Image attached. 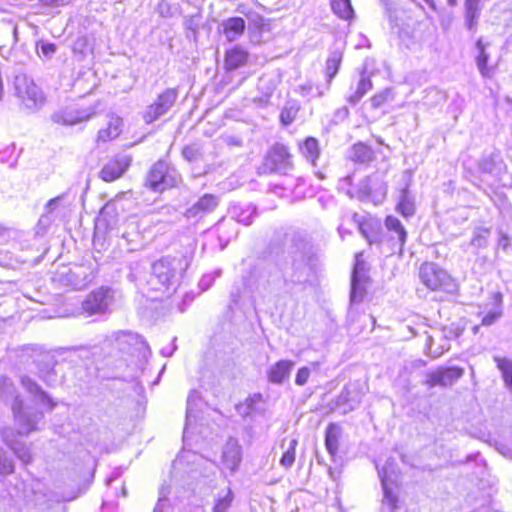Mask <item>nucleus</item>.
<instances>
[{
    "instance_id": "38",
    "label": "nucleus",
    "mask_w": 512,
    "mask_h": 512,
    "mask_svg": "<svg viewBox=\"0 0 512 512\" xmlns=\"http://www.w3.org/2000/svg\"><path fill=\"white\" fill-rule=\"evenodd\" d=\"M342 57L343 53L339 49L330 52L326 61V76L329 83L336 76L342 61Z\"/></svg>"
},
{
    "instance_id": "19",
    "label": "nucleus",
    "mask_w": 512,
    "mask_h": 512,
    "mask_svg": "<svg viewBox=\"0 0 512 512\" xmlns=\"http://www.w3.org/2000/svg\"><path fill=\"white\" fill-rule=\"evenodd\" d=\"M219 204V199L213 194H205L200 197L191 207H189L184 216L191 219H201L208 213L213 212Z\"/></svg>"
},
{
    "instance_id": "5",
    "label": "nucleus",
    "mask_w": 512,
    "mask_h": 512,
    "mask_svg": "<svg viewBox=\"0 0 512 512\" xmlns=\"http://www.w3.org/2000/svg\"><path fill=\"white\" fill-rule=\"evenodd\" d=\"M14 87L17 97L26 109L35 112L45 103L42 90L26 74H18L14 79Z\"/></svg>"
},
{
    "instance_id": "48",
    "label": "nucleus",
    "mask_w": 512,
    "mask_h": 512,
    "mask_svg": "<svg viewBox=\"0 0 512 512\" xmlns=\"http://www.w3.org/2000/svg\"><path fill=\"white\" fill-rule=\"evenodd\" d=\"M14 472V461L7 451L0 446V475H9Z\"/></svg>"
},
{
    "instance_id": "34",
    "label": "nucleus",
    "mask_w": 512,
    "mask_h": 512,
    "mask_svg": "<svg viewBox=\"0 0 512 512\" xmlns=\"http://www.w3.org/2000/svg\"><path fill=\"white\" fill-rule=\"evenodd\" d=\"M490 234V228L483 226L476 227L473 230V235L469 242V246L475 250V253H477L478 250L484 249L488 246Z\"/></svg>"
},
{
    "instance_id": "49",
    "label": "nucleus",
    "mask_w": 512,
    "mask_h": 512,
    "mask_svg": "<svg viewBox=\"0 0 512 512\" xmlns=\"http://www.w3.org/2000/svg\"><path fill=\"white\" fill-rule=\"evenodd\" d=\"M11 450L24 464H28L32 461L30 449L25 444L18 442L15 446H12Z\"/></svg>"
},
{
    "instance_id": "43",
    "label": "nucleus",
    "mask_w": 512,
    "mask_h": 512,
    "mask_svg": "<svg viewBox=\"0 0 512 512\" xmlns=\"http://www.w3.org/2000/svg\"><path fill=\"white\" fill-rule=\"evenodd\" d=\"M299 109L300 107L296 101H287L280 113L281 123L285 126L290 125L295 120Z\"/></svg>"
},
{
    "instance_id": "9",
    "label": "nucleus",
    "mask_w": 512,
    "mask_h": 512,
    "mask_svg": "<svg viewBox=\"0 0 512 512\" xmlns=\"http://www.w3.org/2000/svg\"><path fill=\"white\" fill-rule=\"evenodd\" d=\"M421 282L430 290H444L452 292L455 283L451 276L435 263H424L419 270Z\"/></svg>"
},
{
    "instance_id": "18",
    "label": "nucleus",
    "mask_w": 512,
    "mask_h": 512,
    "mask_svg": "<svg viewBox=\"0 0 512 512\" xmlns=\"http://www.w3.org/2000/svg\"><path fill=\"white\" fill-rule=\"evenodd\" d=\"M362 253L356 254V261L351 277V293L350 299L353 303H359L363 299L364 288L362 284L365 282V264L361 260Z\"/></svg>"
},
{
    "instance_id": "53",
    "label": "nucleus",
    "mask_w": 512,
    "mask_h": 512,
    "mask_svg": "<svg viewBox=\"0 0 512 512\" xmlns=\"http://www.w3.org/2000/svg\"><path fill=\"white\" fill-rule=\"evenodd\" d=\"M311 370L307 366H303L298 369L295 377V384L298 386H304L310 377Z\"/></svg>"
},
{
    "instance_id": "2",
    "label": "nucleus",
    "mask_w": 512,
    "mask_h": 512,
    "mask_svg": "<svg viewBox=\"0 0 512 512\" xmlns=\"http://www.w3.org/2000/svg\"><path fill=\"white\" fill-rule=\"evenodd\" d=\"M0 400H12L11 408L15 424L19 426L20 434H30L38 429L37 425L43 418V413L25 406L13 382L8 377L0 378Z\"/></svg>"
},
{
    "instance_id": "62",
    "label": "nucleus",
    "mask_w": 512,
    "mask_h": 512,
    "mask_svg": "<svg viewBox=\"0 0 512 512\" xmlns=\"http://www.w3.org/2000/svg\"><path fill=\"white\" fill-rule=\"evenodd\" d=\"M349 115V110L347 107H341L340 109H338L336 112H335V117L338 119V120H344L348 117Z\"/></svg>"
},
{
    "instance_id": "60",
    "label": "nucleus",
    "mask_w": 512,
    "mask_h": 512,
    "mask_svg": "<svg viewBox=\"0 0 512 512\" xmlns=\"http://www.w3.org/2000/svg\"><path fill=\"white\" fill-rule=\"evenodd\" d=\"M499 234H500V237H499V240H498V246L501 247L503 250H507V248L510 245V239L503 232H500Z\"/></svg>"
},
{
    "instance_id": "46",
    "label": "nucleus",
    "mask_w": 512,
    "mask_h": 512,
    "mask_svg": "<svg viewBox=\"0 0 512 512\" xmlns=\"http://www.w3.org/2000/svg\"><path fill=\"white\" fill-rule=\"evenodd\" d=\"M297 444L298 441L296 439H291L289 441L286 451L283 453L280 459V464L286 469L290 468L295 462V451Z\"/></svg>"
},
{
    "instance_id": "44",
    "label": "nucleus",
    "mask_w": 512,
    "mask_h": 512,
    "mask_svg": "<svg viewBox=\"0 0 512 512\" xmlns=\"http://www.w3.org/2000/svg\"><path fill=\"white\" fill-rule=\"evenodd\" d=\"M333 12L340 18L348 20L353 16V8L350 0H331Z\"/></svg>"
},
{
    "instance_id": "58",
    "label": "nucleus",
    "mask_w": 512,
    "mask_h": 512,
    "mask_svg": "<svg viewBox=\"0 0 512 512\" xmlns=\"http://www.w3.org/2000/svg\"><path fill=\"white\" fill-rule=\"evenodd\" d=\"M443 337L446 340L457 338L459 336V331L457 328L453 327H445L442 330Z\"/></svg>"
},
{
    "instance_id": "55",
    "label": "nucleus",
    "mask_w": 512,
    "mask_h": 512,
    "mask_svg": "<svg viewBox=\"0 0 512 512\" xmlns=\"http://www.w3.org/2000/svg\"><path fill=\"white\" fill-rule=\"evenodd\" d=\"M71 0H38V4L44 8H58L70 3Z\"/></svg>"
},
{
    "instance_id": "57",
    "label": "nucleus",
    "mask_w": 512,
    "mask_h": 512,
    "mask_svg": "<svg viewBox=\"0 0 512 512\" xmlns=\"http://www.w3.org/2000/svg\"><path fill=\"white\" fill-rule=\"evenodd\" d=\"M373 182L372 177H367L361 182V188L360 191L364 193L367 196H370L372 193V187L371 184Z\"/></svg>"
},
{
    "instance_id": "39",
    "label": "nucleus",
    "mask_w": 512,
    "mask_h": 512,
    "mask_svg": "<svg viewBox=\"0 0 512 512\" xmlns=\"http://www.w3.org/2000/svg\"><path fill=\"white\" fill-rule=\"evenodd\" d=\"M242 14L245 15L249 22V27L253 28L255 30H258L259 32L269 31L270 24L268 20H266L263 16H261L259 13L253 10L240 11Z\"/></svg>"
},
{
    "instance_id": "59",
    "label": "nucleus",
    "mask_w": 512,
    "mask_h": 512,
    "mask_svg": "<svg viewBox=\"0 0 512 512\" xmlns=\"http://www.w3.org/2000/svg\"><path fill=\"white\" fill-rule=\"evenodd\" d=\"M182 155L188 161H192L197 155V150L194 147H185L182 151Z\"/></svg>"
},
{
    "instance_id": "15",
    "label": "nucleus",
    "mask_w": 512,
    "mask_h": 512,
    "mask_svg": "<svg viewBox=\"0 0 512 512\" xmlns=\"http://www.w3.org/2000/svg\"><path fill=\"white\" fill-rule=\"evenodd\" d=\"M111 299V289L102 287L86 297L82 303V308L89 315L103 313L107 310Z\"/></svg>"
},
{
    "instance_id": "12",
    "label": "nucleus",
    "mask_w": 512,
    "mask_h": 512,
    "mask_svg": "<svg viewBox=\"0 0 512 512\" xmlns=\"http://www.w3.org/2000/svg\"><path fill=\"white\" fill-rule=\"evenodd\" d=\"M378 472L383 489L382 507L383 509H387L388 512H394L398 509L399 499L393 490L394 480L392 475L395 474V472L392 463L387 461V463L381 469H379Z\"/></svg>"
},
{
    "instance_id": "28",
    "label": "nucleus",
    "mask_w": 512,
    "mask_h": 512,
    "mask_svg": "<svg viewBox=\"0 0 512 512\" xmlns=\"http://www.w3.org/2000/svg\"><path fill=\"white\" fill-rule=\"evenodd\" d=\"M229 212L231 214V220L235 223H242L246 226L250 225L257 216V209L252 204L233 205Z\"/></svg>"
},
{
    "instance_id": "10",
    "label": "nucleus",
    "mask_w": 512,
    "mask_h": 512,
    "mask_svg": "<svg viewBox=\"0 0 512 512\" xmlns=\"http://www.w3.org/2000/svg\"><path fill=\"white\" fill-rule=\"evenodd\" d=\"M178 98V90L176 88H167L157 96L153 103L145 109L143 119L150 124L161 116L165 115L175 104Z\"/></svg>"
},
{
    "instance_id": "47",
    "label": "nucleus",
    "mask_w": 512,
    "mask_h": 512,
    "mask_svg": "<svg viewBox=\"0 0 512 512\" xmlns=\"http://www.w3.org/2000/svg\"><path fill=\"white\" fill-rule=\"evenodd\" d=\"M233 501V493L228 488L224 495H218L213 512H227Z\"/></svg>"
},
{
    "instance_id": "7",
    "label": "nucleus",
    "mask_w": 512,
    "mask_h": 512,
    "mask_svg": "<svg viewBox=\"0 0 512 512\" xmlns=\"http://www.w3.org/2000/svg\"><path fill=\"white\" fill-rule=\"evenodd\" d=\"M177 181V171L166 162L158 161L150 168L145 185L154 192H163L176 186Z\"/></svg>"
},
{
    "instance_id": "1",
    "label": "nucleus",
    "mask_w": 512,
    "mask_h": 512,
    "mask_svg": "<svg viewBox=\"0 0 512 512\" xmlns=\"http://www.w3.org/2000/svg\"><path fill=\"white\" fill-rule=\"evenodd\" d=\"M288 253L291 258L290 272L286 277L294 284L306 283L318 266V256L307 234L295 232L290 239Z\"/></svg>"
},
{
    "instance_id": "23",
    "label": "nucleus",
    "mask_w": 512,
    "mask_h": 512,
    "mask_svg": "<svg viewBox=\"0 0 512 512\" xmlns=\"http://www.w3.org/2000/svg\"><path fill=\"white\" fill-rule=\"evenodd\" d=\"M342 434V427L337 423H330L326 428L325 448L333 461H336Z\"/></svg>"
},
{
    "instance_id": "45",
    "label": "nucleus",
    "mask_w": 512,
    "mask_h": 512,
    "mask_svg": "<svg viewBox=\"0 0 512 512\" xmlns=\"http://www.w3.org/2000/svg\"><path fill=\"white\" fill-rule=\"evenodd\" d=\"M17 430L15 431L11 427H4L0 431L1 439L5 443L7 447L10 449L12 446H15L19 441H17L16 437L19 436H27L28 434H20L19 426L16 424Z\"/></svg>"
},
{
    "instance_id": "24",
    "label": "nucleus",
    "mask_w": 512,
    "mask_h": 512,
    "mask_svg": "<svg viewBox=\"0 0 512 512\" xmlns=\"http://www.w3.org/2000/svg\"><path fill=\"white\" fill-rule=\"evenodd\" d=\"M482 9V0H464V23L469 31L476 30Z\"/></svg>"
},
{
    "instance_id": "42",
    "label": "nucleus",
    "mask_w": 512,
    "mask_h": 512,
    "mask_svg": "<svg viewBox=\"0 0 512 512\" xmlns=\"http://www.w3.org/2000/svg\"><path fill=\"white\" fill-rule=\"evenodd\" d=\"M301 153L303 156L310 161L312 164H315L316 159L318 158L319 144L315 138L309 137L307 138L303 144L300 146Z\"/></svg>"
},
{
    "instance_id": "20",
    "label": "nucleus",
    "mask_w": 512,
    "mask_h": 512,
    "mask_svg": "<svg viewBox=\"0 0 512 512\" xmlns=\"http://www.w3.org/2000/svg\"><path fill=\"white\" fill-rule=\"evenodd\" d=\"M242 460V448L235 438H229L222 450V465L231 472L237 471Z\"/></svg>"
},
{
    "instance_id": "29",
    "label": "nucleus",
    "mask_w": 512,
    "mask_h": 512,
    "mask_svg": "<svg viewBox=\"0 0 512 512\" xmlns=\"http://www.w3.org/2000/svg\"><path fill=\"white\" fill-rule=\"evenodd\" d=\"M486 44L483 43L482 39H478L476 42V48L478 50V55L476 56V66L479 70V73L484 78H492L495 74V68L492 66H488V61L490 59L489 53L486 51Z\"/></svg>"
},
{
    "instance_id": "41",
    "label": "nucleus",
    "mask_w": 512,
    "mask_h": 512,
    "mask_svg": "<svg viewBox=\"0 0 512 512\" xmlns=\"http://www.w3.org/2000/svg\"><path fill=\"white\" fill-rule=\"evenodd\" d=\"M372 89V82L364 75L357 83L355 91L347 97V101L351 105H356L364 97V95Z\"/></svg>"
},
{
    "instance_id": "21",
    "label": "nucleus",
    "mask_w": 512,
    "mask_h": 512,
    "mask_svg": "<svg viewBox=\"0 0 512 512\" xmlns=\"http://www.w3.org/2000/svg\"><path fill=\"white\" fill-rule=\"evenodd\" d=\"M21 385L27 393L34 397V401L42 404L50 410L54 409L56 406L54 400L50 398V396L29 376L21 377Z\"/></svg>"
},
{
    "instance_id": "25",
    "label": "nucleus",
    "mask_w": 512,
    "mask_h": 512,
    "mask_svg": "<svg viewBox=\"0 0 512 512\" xmlns=\"http://www.w3.org/2000/svg\"><path fill=\"white\" fill-rule=\"evenodd\" d=\"M294 365L291 360H280L273 364L267 372L269 382L282 384L289 377Z\"/></svg>"
},
{
    "instance_id": "17",
    "label": "nucleus",
    "mask_w": 512,
    "mask_h": 512,
    "mask_svg": "<svg viewBox=\"0 0 512 512\" xmlns=\"http://www.w3.org/2000/svg\"><path fill=\"white\" fill-rule=\"evenodd\" d=\"M95 113V109L92 107L86 109H64L54 113L51 118L54 123L73 126L89 120Z\"/></svg>"
},
{
    "instance_id": "30",
    "label": "nucleus",
    "mask_w": 512,
    "mask_h": 512,
    "mask_svg": "<svg viewBox=\"0 0 512 512\" xmlns=\"http://www.w3.org/2000/svg\"><path fill=\"white\" fill-rule=\"evenodd\" d=\"M246 24L241 17H231L223 21V34L230 42L239 39L244 33Z\"/></svg>"
},
{
    "instance_id": "16",
    "label": "nucleus",
    "mask_w": 512,
    "mask_h": 512,
    "mask_svg": "<svg viewBox=\"0 0 512 512\" xmlns=\"http://www.w3.org/2000/svg\"><path fill=\"white\" fill-rule=\"evenodd\" d=\"M62 504L51 499L47 494L34 492L33 497L28 499L21 512H62Z\"/></svg>"
},
{
    "instance_id": "32",
    "label": "nucleus",
    "mask_w": 512,
    "mask_h": 512,
    "mask_svg": "<svg viewBox=\"0 0 512 512\" xmlns=\"http://www.w3.org/2000/svg\"><path fill=\"white\" fill-rule=\"evenodd\" d=\"M248 52L240 47H235L226 53L225 65L228 70L237 69L246 64Z\"/></svg>"
},
{
    "instance_id": "40",
    "label": "nucleus",
    "mask_w": 512,
    "mask_h": 512,
    "mask_svg": "<svg viewBox=\"0 0 512 512\" xmlns=\"http://www.w3.org/2000/svg\"><path fill=\"white\" fill-rule=\"evenodd\" d=\"M122 239H124L127 244L138 243L140 240V232L137 221L134 218L128 219L124 226L123 231L121 233Z\"/></svg>"
},
{
    "instance_id": "4",
    "label": "nucleus",
    "mask_w": 512,
    "mask_h": 512,
    "mask_svg": "<svg viewBox=\"0 0 512 512\" xmlns=\"http://www.w3.org/2000/svg\"><path fill=\"white\" fill-rule=\"evenodd\" d=\"M384 226L386 232L383 233L379 239L366 235L368 242L370 244H386L388 245L391 253L398 252L399 254H402L408 236L407 230L403 226L402 222L397 217L389 215L385 218Z\"/></svg>"
},
{
    "instance_id": "26",
    "label": "nucleus",
    "mask_w": 512,
    "mask_h": 512,
    "mask_svg": "<svg viewBox=\"0 0 512 512\" xmlns=\"http://www.w3.org/2000/svg\"><path fill=\"white\" fill-rule=\"evenodd\" d=\"M39 377L49 386L57 383L58 377L55 370V360L50 355H44L37 362Z\"/></svg>"
},
{
    "instance_id": "13",
    "label": "nucleus",
    "mask_w": 512,
    "mask_h": 512,
    "mask_svg": "<svg viewBox=\"0 0 512 512\" xmlns=\"http://www.w3.org/2000/svg\"><path fill=\"white\" fill-rule=\"evenodd\" d=\"M363 395L364 392L359 382L348 383L337 397V406L343 407V413L346 414L360 405Z\"/></svg>"
},
{
    "instance_id": "37",
    "label": "nucleus",
    "mask_w": 512,
    "mask_h": 512,
    "mask_svg": "<svg viewBox=\"0 0 512 512\" xmlns=\"http://www.w3.org/2000/svg\"><path fill=\"white\" fill-rule=\"evenodd\" d=\"M494 361L502 374L505 386L512 391V360L506 357L494 356Z\"/></svg>"
},
{
    "instance_id": "31",
    "label": "nucleus",
    "mask_w": 512,
    "mask_h": 512,
    "mask_svg": "<svg viewBox=\"0 0 512 512\" xmlns=\"http://www.w3.org/2000/svg\"><path fill=\"white\" fill-rule=\"evenodd\" d=\"M396 210L399 213H401L405 218L412 217L415 214V197L410 192L408 184L400 190Z\"/></svg>"
},
{
    "instance_id": "6",
    "label": "nucleus",
    "mask_w": 512,
    "mask_h": 512,
    "mask_svg": "<svg viewBox=\"0 0 512 512\" xmlns=\"http://www.w3.org/2000/svg\"><path fill=\"white\" fill-rule=\"evenodd\" d=\"M107 341L118 350L136 356L137 358H146L150 354V349L146 341L137 333L131 331L113 332Z\"/></svg>"
},
{
    "instance_id": "11",
    "label": "nucleus",
    "mask_w": 512,
    "mask_h": 512,
    "mask_svg": "<svg viewBox=\"0 0 512 512\" xmlns=\"http://www.w3.org/2000/svg\"><path fill=\"white\" fill-rule=\"evenodd\" d=\"M464 374V370L459 367H440L435 371L426 373L423 384L429 389L436 386L448 387L452 386Z\"/></svg>"
},
{
    "instance_id": "61",
    "label": "nucleus",
    "mask_w": 512,
    "mask_h": 512,
    "mask_svg": "<svg viewBox=\"0 0 512 512\" xmlns=\"http://www.w3.org/2000/svg\"><path fill=\"white\" fill-rule=\"evenodd\" d=\"M176 337L173 339V343L171 345V347H164L161 349V354L165 357H170L173 355V353L176 351L177 349V346L175 344V341H176Z\"/></svg>"
},
{
    "instance_id": "22",
    "label": "nucleus",
    "mask_w": 512,
    "mask_h": 512,
    "mask_svg": "<svg viewBox=\"0 0 512 512\" xmlns=\"http://www.w3.org/2000/svg\"><path fill=\"white\" fill-rule=\"evenodd\" d=\"M17 42V27L8 22L0 24V55L7 58Z\"/></svg>"
},
{
    "instance_id": "35",
    "label": "nucleus",
    "mask_w": 512,
    "mask_h": 512,
    "mask_svg": "<svg viewBox=\"0 0 512 512\" xmlns=\"http://www.w3.org/2000/svg\"><path fill=\"white\" fill-rule=\"evenodd\" d=\"M122 119L117 116H112L108 122V127L105 129H101L98 132V140L99 141H109L121 133Z\"/></svg>"
},
{
    "instance_id": "63",
    "label": "nucleus",
    "mask_w": 512,
    "mask_h": 512,
    "mask_svg": "<svg viewBox=\"0 0 512 512\" xmlns=\"http://www.w3.org/2000/svg\"><path fill=\"white\" fill-rule=\"evenodd\" d=\"M299 89H300V92H301V94H302L303 96H307V95H309V94L312 92V90H313V85H312V83H306V84H304V85H301V86L299 87Z\"/></svg>"
},
{
    "instance_id": "14",
    "label": "nucleus",
    "mask_w": 512,
    "mask_h": 512,
    "mask_svg": "<svg viewBox=\"0 0 512 512\" xmlns=\"http://www.w3.org/2000/svg\"><path fill=\"white\" fill-rule=\"evenodd\" d=\"M132 158L126 154H118L110 159L101 169L99 176L105 182L120 178L131 165Z\"/></svg>"
},
{
    "instance_id": "64",
    "label": "nucleus",
    "mask_w": 512,
    "mask_h": 512,
    "mask_svg": "<svg viewBox=\"0 0 512 512\" xmlns=\"http://www.w3.org/2000/svg\"><path fill=\"white\" fill-rule=\"evenodd\" d=\"M195 394H196V391L191 392L190 395L188 396V399H187V404H188L187 411H186V419H187V421L190 419V415H191L190 405H191V401L194 398Z\"/></svg>"
},
{
    "instance_id": "36",
    "label": "nucleus",
    "mask_w": 512,
    "mask_h": 512,
    "mask_svg": "<svg viewBox=\"0 0 512 512\" xmlns=\"http://www.w3.org/2000/svg\"><path fill=\"white\" fill-rule=\"evenodd\" d=\"M67 198H68V193L65 192V193L58 195L57 197L50 199L44 207V210L46 213L41 216L38 224L44 225V226H49L51 224V219L49 217V214L53 213L56 209H58L61 205H63L65 203V201L67 200Z\"/></svg>"
},
{
    "instance_id": "33",
    "label": "nucleus",
    "mask_w": 512,
    "mask_h": 512,
    "mask_svg": "<svg viewBox=\"0 0 512 512\" xmlns=\"http://www.w3.org/2000/svg\"><path fill=\"white\" fill-rule=\"evenodd\" d=\"M374 153L372 149L363 144L357 143L354 144L350 150L349 158L355 162L360 164H367L373 160Z\"/></svg>"
},
{
    "instance_id": "27",
    "label": "nucleus",
    "mask_w": 512,
    "mask_h": 512,
    "mask_svg": "<svg viewBox=\"0 0 512 512\" xmlns=\"http://www.w3.org/2000/svg\"><path fill=\"white\" fill-rule=\"evenodd\" d=\"M214 231L223 250L229 241L237 235L236 223L231 219H222L214 227Z\"/></svg>"
},
{
    "instance_id": "3",
    "label": "nucleus",
    "mask_w": 512,
    "mask_h": 512,
    "mask_svg": "<svg viewBox=\"0 0 512 512\" xmlns=\"http://www.w3.org/2000/svg\"><path fill=\"white\" fill-rule=\"evenodd\" d=\"M180 260L175 258H162L152 265L148 284L153 290L170 295L176 290L180 279Z\"/></svg>"
},
{
    "instance_id": "51",
    "label": "nucleus",
    "mask_w": 512,
    "mask_h": 512,
    "mask_svg": "<svg viewBox=\"0 0 512 512\" xmlns=\"http://www.w3.org/2000/svg\"><path fill=\"white\" fill-rule=\"evenodd\" d=\"M502 312L499 307L494 308L490 311H488L481 319V325L483 326H491L496 322L497 319L500 318Z\"/></svg>"
},
{
    "instance_id": "50",
    "label": "nucleus",
    "mask_w": 512,
    "mask_h": 512,
    "mask_svg": "<svg viewBox=\"0 0 512 512\" xmlns=\"http://www.w3.org/2000/svg\"><path fill=\"white\" fill-rule=\"evenodd\" d=\"M57 51L54 43L41 42L37 44V53L40 58L50 60Z\"/></svg>"
},
{
    "instance_id": "54",
    "label": "nucleus",
    "mask_w": 512,
    "mask_h": 512,
    "mask_svg": "<svg viewBox=\"0 0 512 512\" xmlns=\"http://www.w3.org/2000/svg\"><path fill=\"white\" fill-rule=\"evenodd\" d=\"M433 345H434V339L432 336H428L427 338V350H428V354L433 357V358H437L439 357L440 355L443 354V352L445 350H448L449 349V346H441V347H438V348H433Z\"/></svg>"
},
{
    "instance_id": "52",
    "label": "nucleus",
    "mask_w": 512,
    "mask_h": 512,
    "mask_svg": "<svg viewBox=\"0 0 512 512\" xmlns=\"http://www.w3.org/2000/svg\"><path fill=\"white\" fill-rule=\"evenodd\" d=\"M390 95H391L390 89H385V90L381 91L380 93L375 94L370 100L372 107L375 109L381 107L388 100Z\"/></svg>"
},
{
    "instance_id": "8",
    "label": "nucleus",
    "mask_w": 512,
    "mask_h": 512,
    "mask_svg": "<svg viewBox=\"0 0 512 512\" xmlns=\"http://www.w3.org/2000/svg\"><path fill=\"white\" fill-rule=\"evenodd\" d=\"M292 167L291 154L288 148L283 144L276 143L267 152L259 171L264 174H288Z\"/></svg>"
},
{
    "instance_id": "56",
    "label": "nucleus",
    "mask_w": 512,
    "mask_h": 512,
    "mask_svg": "<svg viewBox=\"0 0 512 512\" xmlns=\"http://www.w3.org/2000/svg\"><path fill=\"white\" fill-rule=\"evenodd\" d=\"M223 142L230 147H241L243 140L241 137L236 135H226L223 137Z\"/></svg>"
}]
</instances>
